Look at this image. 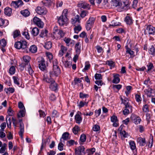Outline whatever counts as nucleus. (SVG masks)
I'll use <instances>...</instances> for the list:
<instances>
[{
	"label": "nucleus",
	"mask_w": 155,
	"mask_h": 155,
	"mask_svg": "<svg viewBox=\"0 0 155 155\" xmlns=\"http://www.w3.org/2000/svg\"><path fill=\"white\" fill-rule=\"evenodd\" d=\"M95 20V18L94 17H90L89 19L87 21L86 23L88 24H90L92 25Z\"/></svg>",
	"instance_id": "a18cd8bd"
},
{
	"label": "nucleus",
	"mask_w": 155,
	"mask_h": 155,
	"mask_svg": "<svg viewBox=\"0 0 155 155\" xmlns=\"http://www.w3.org/2000/svg\"><path fill=\"white\" fill-rule=\"evenodd\" d=\"M95 149L94 148L89 149L86 150V152L89 155L92 154L95 152Z\"/></svg>",
	"instance_id": "864d4df0"
},
{
	"label": "nucleus",
	"mask_w": 155,
	"mask_h": 155,
	"mask_svg": "<svg viewBox=\"0 0 155 155\" xmlns=\"http://www.w3.org/2000/svg\"><path fill=\"white\" fill-rule=\"evenodd\" d=\"M49 86L50 88L52 90L56 91L58 89V84L54 80L50 83Z\"/></svg>",
	"instance_id": "2eb2a0df"
},
{
	"label": "nucleus",
	"mask_w": 155,
	"mask_h": 155,
	"mask_svg": "<svg viewBox=\"0 0 155 155\" xmlns=\"http://www.w3.org/2000/svg\"><path fill=\"white\" fill-rule=\"evenodd\" d=\"M46 54L47 58L50 61L52 59L53 56L51 53L49 52H46Z\"/></svg>",
	"instance_id": "69168bd1"
},
{
	"label": "nucleus",
	"mask_w": 155,
	"mask_h": 155,
	"mask_svg": "<svg viewBox=\"0 0 155 155\" xmlns=\"http://www.w3.org/2000/svg\"><path fill=\"white\" fill-rule=\"evenodd\" d=\"M144 91L146 93L147 96L151 97L153 96V94L154 92V91L151 88L149 87L147 89H145Z\"/></svg>",
	"instance_id": "4468645a"
},
{
	"label": "nucleus",
	"mask_w": 155,
	"mask_h": 155,
	"mask_svg": "<svg viewBox=\"0 0 155 155\" xmlns=\"http://www.w3.org/2000/svg\"><path fill=\"white\" fill-rule=\"evenodd\" d=\"M149 53L152 55L154 56L155 55V48L153 45H151L149 48L148 50Z\"/></svg>",
	"instance_id": "5701e85b"
},
{
	"label": "nucleus",
	"mask_w": 155,
	"mask_h": 155,
	"mask_svg": "<svg viewBox=\"0 0 155 155\" xmlns=\"http://www.w3.org/2000/svg\"><path fill=\"white\" fill-rule=\"evenodd\" d=\"M20 130L18 133L19 134L21 138H23V135L24 131V125L23 123L21 122L20 124Z\"/></svg>",
	"instance_id": "a211bd4d"
},
{
	"label": "nucleus",
	"mask_w": 155,
	"mask_h": 155,
	"mask_svg": "<svg viewBox=\"0 0 155 155\" xmlns=\"http://www.w3.org/2000/svg\"><path fill=\"white\" fill-rule=\"evenodd\" d=\"M9 24V21L7 19L0 18V26L3 27H5Z\"/></svg>",
	"instance_id": "dca6fc26"
},
{
	"label": "nucleus",
	"mask_w": 155,
	"mask_h": 155,
	"mask_svg": "<svg viewBox=\"0 0 155 155\" xmlns=\"http://www.w3.org/2000/svg\"><path fill=\"white\" fill-rule=\"evenodd\" d=\"M15 72V68L14 66H12L9 68V72L11 75L14 74Z\"/></svg>",
	"instance_id": "3c124183"
},
{
	"label": "nucleus",
	"mask_w": 155,
	"mask_h": 155,
	"mask_svg": "<svg viewBox=\"0 0 155 155\" xmlns=\"http://www.w3.org/2000/svg\"><path fill=\"white\" fill-rule=\"evenodd\" d=\"M48 31L46 29L43 30L41 32L40 36L41 37L44 38L47 35Z\"/></svg>",
	"instance_id": "37998d69"
},
{
	"label": "nucleus",
	"mask_w": 155,
	"mask_h": 155,
	"mask_svg": "<svg viewBox=\"0 0 155 155\" xmlns=\"http://www.w3.org/2000/svg\"><path fill=\"white\" fill-rule=\"evenodd\" d=\"M60 142L58 144V149L60 151H62L64 149V145L62 143V140H61V139H60Z\"/></svg>",
	"instance_id": "bf43d9fd"
},
{
	"label": "nucleus",
	"mask_w": 155,
	"mask_h": 155,
	"mask_svg": "<svg viewBox=\"0 0 155 155\" xmlns=\"http://www.w3.org/2000/svg\"><path fill=\"white\" fill-rule=\"evenodd\" d=\"M121 100L122 101L121 103L123 104L125 107L131 106L130 104L129 103V100L127 98H125L124 99H123L122 98H121Z\"/></svg>",
	"instance_id": "2f4dec72"
},
{
	"label": "nucleus",
	"mask_w": 155,
	"mask_h": 155,
	"mask_svg": "<svg viewBox=\"0 0 155 155\" xmlns=\"http://www.w3.org/2000/svg\"><path fill=\"white\" fill-rule=\"evenodd\" d=\"M88 12L87 11L83 10L81 11L80 16L82 18H84L88 14Z\"/></svg>",
	"instance_id": "de8ad7c7"
},
{
	"label": "nucleus",
	"mask_w": 155,
	"mask_h": 155,
	"mask_svg": "<svg viewBox=\"0 0 155 155\" xmlns=\"http://www.w3.org/2000/svg\"><path fill=\"white\" fill-rule=\"evenodd\" d=\"M80 114V112H78L75 116V119L76 123L79 124L81 123L82 120V118Z\"/></svg>",
	"instance_id": "ddd939ff"
},
{
	"label": "nucleus",
	"mask_w": 155,
	"mask_h": 155,
	"mask_svg": "<svg viewBox=\"0 0 155 155\" xmlns=\"http://www.w3.org/2000/svg\"><path fill=\"white\" fill-rule=\"evenodd\" d=\"M61 61H62L63 63L64 64L65 67L68 68L71 66V62L70 61L65 60L63 57L62 58Z\"/></svg>",
	"instance_id": "f3484780"
},
{
	"label": "nucleus",
	"mask_w": 155,
	"mask_h": 155,
	"mask_svg": "<svg viewBox=\"0 0 155 155\" xmlns=\"http://www.w3.org/2000/svg\"><path fill=\"white\" fill-rule=\"evenodd\" d=\"M124 20L126 23L128 25H131L133 22L132 18L129 16H126Z\"/></svg>",
	"instance_id": "a878e982"
},
{
	"label": "nucleus",
	"mask_w": 155,
	"mask_h": 155,
	"mask_svg": "<svg viewBox=\"0 0 155 155\" xmlns=\"http://www.w3.org/2000/svg\"><path fill=\"white\" fill-rule=\"evenodd\" d=\"M33 20L34 24L36 25L39 27L40 28H43L44 24L40 19L35 16L33 18Z\"/></svg>",
	"instance_id": "0eeeda50"
},
{
	"label": "nucleus",
	"mask_w": 155,
	"mask_h": 155,
	"mask_svg": "<svg viewBox=\"0 0 155 155\" xmlns=\"http://www.w3.org/2000/svg\"><path fill=\"white\" fill-rule=\"evenodd\" d=\"M80 130V128L77 125H75L72 129V132L74 134H77Z\"/></svg>",
	"instance_id": "c9c22d12"
},
{
	"label": "nucleus",
	"mask_w": 155,
	"mask_h": 155,
	"mask_svg": "<svg viewBox=\"0 0 155 155\" xmlns=\"http://www.w3.org/2000/svg\"><path fill=\"white\" fill-rule=\"evenodd\" d=\"M155 33V28L151 25L147 26L145 31V35L148 34L149 35H154Z\"/></svg>",
	"instance_id": "423d86ee"
},
{
	"label": "nucleus",
	"mask_w": 155,
	"mask_h": 155,
	"mask_svg": "<svg viewBox=\"0 0 155 155\" xmlns=\"http://www.w3.org/2000/svg\"><path fill=\"white\" fill-rule=\"evenodd\" d=\"M91 65L89 61H86L85 63V67L84 69H83L82 71L83 72H84L88 69L90 68Z\"/></svg>",
	"instance_id": "79ce46f5"
},
{
	"label": "nucleus",
	"mask_w": 155,
	"mask_h": 155,
	"mask_svg": "<svg viewBox=\"0 0 155 155\" xmlns=\"http://www.w3.org/2000/svg\"><path fill=\"white\" fill-rule=\"evenodd\" d=\"M79 97L83 99L84 98H88L89 95L88 94H84L82 92H80L79 93Z\"/></svg>",
	"instance_id": "13d9d810"
},
{
	"label": "nucleus",
	"mask_w": 155,
	"mask_h": 155,
	"mask_svg": "<svg viewBox=\"0 0 155 155\" xmlns=\"http://www.w3.org/2000/svg\"><path fill=\"white\" fill-rule=\"evenodd\" d=\"M78 7L84 9H87L88 10L90 9V5L89 4L86 2H80L78 5Z\"/></svg>",
	"instance_id": "f8f14e48"
},
{
	"label": "nucleus",
	"mask_w": 155,
	"mask_h": 155,
	"mask_svg": "<svg viewBox=\"0 0 155 155\" xmlns=\"http://www.w3.org/2000/svg\"><path fill=\"white\" fill-rule=\"evenodd\" d=\"M126 54H129L131 56L133 57L134 56V52L131 50V49L128 48L127 46L126 47Z\"/></svg>",
	"instance_id": "72a5a7b5"
},
{
	"label": "nucleus",
	"mask_w": 155,
	"mask_h": 155,
	"mask_svg": "<svg viewBox=\"0 0 155 155\" xmlns=\"http://www.w3.org/2000/svg\"><path fill=\"white\" fill-rule=\"evenodd\" d=\"M14 46L15 48L17 49H25L27 48V43L25 41H17L15 43Z\"/></svg>",
	"instance_id": "f257e3e1"
},
{
	"label": "nucleus",
	"mask_w": 155,
	"mask_h": 155,
	"mask_svg": "<svg viewBox=\"0 0 155 155\" xmlns=\"http://www.w3.org/2000/svg\"><path fill=\"white\" fill-rule=\"evenodd\" d=\"M111 4L114 6L116 7L120 6L122 4L121 2L119 1L118 0H113L111 1Z\"/></svg>",
	"instance_id": "c756f323"
},
{
	"label": "nucleus",
	"mask_w": 155,
	"mask_h": 155,
	"mask_svg": "<svg viewBox=\"0 0 155 155\" xmlns=\"http://www.w3.org/2000/svg\"><path fill=\"white\" fill-rule=\"evenodd\" d=\"M79 18V16L78 15H77L75 17H73L71 20V24L74 26L80 24Z\"/></svg>",
	"instance_id": "9b49d317"
},
{
	"label": "nucleus",
	"mask_w": 155,
	"mask_h": 155,
	"mask_svg": "<svg viewBox=\"0 0 155 155\" xmlns=\"http://www.w3.org/2000/svg\"><path fill=\"white\" fill-rule=\"evenodd\" d=\"M143 84L147 86V87H149L151 84L150 78H148L146 80H145Z\"/></svg>",
	"instance_id": "a19ab883"
},
{
	"label": "nucleus",
	"mask_w": 155,
	"mask_h": 155,
	"mask_svg": "<svg viewBox=\"0 0 155 155\" xmlns=\"http://www.w3.org/2000/svg\"><path fill=\"white\" fill-rule=\"evenodd\" d=\"M25 67L27 68V71L29 74L31 76H32L34 74V71L31 68V65H28L25 66Z\"/></svg>",
	"instance_id": "c85d7f7f"
},
{
	"label": "nucleus",
	"mask_w": 155,
	"mask_h": 155,
	"mask_svg": "<svg viewBox=\"0 0 155 155\" xmlns=\"http://www.w3.org/2000/svg\"><path fill=\"white\" fill-rule=\"evenodd\" d=\"M45 48L47 49H49L52 47V43L51 41H48L45 43L44 46Z\"/></svg>",
	"instance_id": "09e8293b"
},
{
	"label": "nucleus",
	"mask_w": 155,
	"mask_h": 155,
	"mask_svg": "<svg viewBox=\"0 0 155 155\" xmlns=\"http://www.w3.org/2000/svg\"><path fill=\"white\" fill-rule=\"evenodd\" d=\"M5 14L7 16H10L12 13V9L8 7H7L4 9Z\"/></svg>",
	"instance_id": "bb28decb"
},
{
	"label": "nucleus",
	"mask_w": 155,
	"mask_h": 155,
	"mask_svg": "<svg viewBox=\"0 0 155 155\" xmlns=\"http://www.w3.org/2000/svg\"><path fill=\"white\" fill-rule=\"evenodd\" d=\"M106 64L109 66L110 69L114 68L115 65V63L114 61H113L111 60H108L106 61Z\"/></svg>",
	"instance_id": "412c9836"
},
{
	"label": "nucleus",
	"mask_w": 155,
	"mask_h": 155,
	"mask_svg": "<svg viewBox=\"0 0 155 155\" xmlns=\"http://www.w3.org/2000/svg\"><path fill=\"white\" fill-rule=\"evenodd\" d=\"M74 32L76 34H78L82 29L81 27L80 24L74 26Z\"/></svg>",
	"instance_id": "b1692460"
},
{
	"label": "nucleus",
	"mask_w": 155,
	"mask_h": 155,
	"mask_svg": "<svg viewBox=\"0 0 155 155\" xmlns=\"http://www.w3.org/2000/svg\"><path fill=\"white\" fill-rule=\"evenodd\" d=\"M122 127L120 126L118 129V130L120 131V134L124 138L127 137L129 136L128 134L125 131L122 130Z\"/></svg>",
	"instance_id": "aec40b11"
},
{
	"label": "nucleus",
	"mask_w": 155,
	"mask_h": 155,
	"mask_svg": "<svg viewBox=\"0 0 155 155\" xmlns=\"http://www.w3.org/2000/svg\"><path fill=\"white\" fill-rule=\"evenodd\" d=\"M124 109L123 110L124 115L127 116L130 113L132 112V107L131 106H128L124 107Z\"/></svg>",
	"instance_id": "9d476101"
},
{
	"label": "nucleus",
	"mask_w": 155,
	"mask_h": 155,
	"mask_svg": "<svg viewBox=\"0 0 155 155\" xmlns=\"http://www.w3.org/2000/svg\"><path fill=\"white\" fill-rule=\"evenodd\" d=\"M114 78L113 80V82L114 83L117 84L120 81V79L118 74H116L114 76Z\"/></svg>",
	"instance_id": "e433bc0d"
},
{
	"label": "nucleus",
	"mask_w": 155,
	"mask_h": 155,
	"mask_svg": "<svg viewBox=\"0 0 155 155\" xmlns=\"http://www.w3.org/2000/svg\"><path fill=\"white\" fill-rule=\"evenodd\" d=\"M58 18V21L59 25L60 26H63L65 25L67 23L68 18L65 16L63 15L60 16Z\"/></svg>",
	"instance_id": "20e7f679"
},
{
	"label": "nucleus",
	"mask_w": 155,
	"mask_h": 155,
	"mask_svg": "<svg viewBox=\"0 0 155 155\" xmlns=\"http://www.w3.org/2000/svg\"><path fill=\"white\" fill-rule=\"evenodd\" d=\"M57 34L59 35L60 37H63L64 35V33L61 30H59L57 31Z\"/></svg>",
	"instance_id": "338daca9"
},
{
	"label": "nucleus",
	"mask_w": 155,
	"mask_h": 155,
	"mask_svg": "<svg viewBox=\"0 0 155 155\" xmlns=\"http://www.w3.org/2000/svg\"><path fill=\"white\" fill-rule=\"evenodd\" d=\"M53 71L54 75L56 77L58 76L61 73V70L59 66L53 68Z\"/></svg>",
	"instance_id": "6ab92c4d"
},
{
	"label": "nucleus",
	"mask_w": 155,
	"mask_h": 155,
	"mask_svg": "<svg viewBox=\"0 0 155 155\" xmlns=\"http://www.w3.org/2000/svg\"><path fill=\"white\" fill-rule=\"evenodd\" d=\"M130 119L136 124H140L141 120L138 116L135 114H132L130 117Z\"/></svg>",
	"instance_id": "1a4fd4ad"
},
{
	"label": "nucleus",
	"mask_w": 155,
	"mask_h": 155,
	"mask_svg": "<svg viewBox=\"0 0 155 155\" xmlns=\"http://www.w3.org/2000/svg\"><path fill=\"white\" fill-rule=\"evenodd\" d=\"M76 53L79 54L81 52V45L79 42L77 43L75 46Z\"/></svg>",
	"instance_id": "473e14b6"
},
{
	"label": "nucleus",
	"mask_w": 155,
	"mask_h": 155,
	"mask_svg": "<svg viewBox=\"0 0 155 155\" xmlns=\"http://www.w3.org/2000/svg\"><path fill=\"white\" fill-rule=\"evenodd\" d=\"M88 104V102L86 101V99L82 101H81L78 104V106L79 108H81L83 107L84 106H87Z\"/></svg>",
	"instance_id": "cd10ccee"
},
{
	"label": "nucleus",
	"mask_w": 155,
	"mask_h": 155,
	"mask_svg": "<svg viewBox=\"0 0 155 155\" xmlns=\"http://www.w3.org/2000/svg\"><path fill=\"white\" fill-rule=\"evenodd\" d=\"M21 14L25 17L28 16L30 14V12L27 9L22 10L21 11Z\"/></svg>",
	"instance_id": "4c0bfd02"
},
{
	"label": "nucleus",
	"mask_w": 155,
	"mask_h": 155,
	"mask_svg": "<svg viewBox=\"0 0 155 155\" xmlns=\"http://www.w3.org/2000/svg\"><path fill=\"white\" fill-rule=\"evenodd\" d=\"M86 139V135L84 134H82L81 135L80 137V140L81 142H84Z\"/></svg>",
	"instance_id": "774afa93"
},
{
	"label": "nucleus",
	"mask_w": 155,
	"mask_h": 155,
	"mask_svg": "<svg viewBox=\"0 0 155 155\" xmlns=\"http://www.w3.org/2000/svg\"><path fill=\"white\" fill-rule=\"evenodd\" d=\"M130 148L132 150H134L136 147L135 143L134 141L130 140L129 142Z\"/></svg>",
	"instance_id": "c03bdc74"
},
{
	"label": "nucleus",
	"mask_w": 155,
	"mask_h": 155,
	"mask_svg": "<svg viewBox=\"0 0 155 155\" xmlns=\"http://www.w3.org/2000/svg\"><path fill=\"white\" fill-rule=\"evenodd\" d=\"M39 63L38 67L42 71H44L46 69L47 64L44 59L42 57L40 58L39 61H38Z\"/></svg>",
	"instance_id": "7ed1b4c3"
},
{
	"label": "nucleus",
	"mask_w": 155,
	"mask_h": 155,
	"mask_svg": "<svg viewBox=\"0 0 155 155\" xmlns=\"http://www.w3.org/2000/svg\"><path fill=\"white\" fill-rule=\"evenodd\" d=\"M147 72H148L154 68L153 64L151 62L149 63L147 65Z\"/></svg>",
	"instance_id": "8fccbe9b"
},
{
	"label": "nucleus",
	"mask_w": 155,
	"mask_h": 155,
	"mask_svg": "<svg viewBox=\"0 0 155 155\" xmlns=\"http://www.w3.org/2000/svg\"><path fill=\"white\" fill-rule=\"evenodd\" d=\"M37 50V47L35 45H32L30 47L29 49V51L32 53H36Z\"/></svg>",
	"instance_id": "f704fd0d"
},
{
	"label": "nucleus",
	"mask_w": 155,
	"mask_h": 155,
	"mask_svg": "<svg viewBox=\"0 0 155 155\" xmlns=\"http://www.w3.org/2000/svg\"><path fill=\"white\" fill-rule=\"evenodd\" d=\"M6 144L5 143H4L2 147L0 149V153H2L5 152L6 150Z\"/></svg>",
	"instance_id": "e2e57ef3"
},
{
	"label": "nucleus",
	"mask_w": 155,
	"mask_h": 155,
	"mask_svg": "<svg viewBox=\"0 0 155 155\" xmlns=\"http://www.w3.org/2000/svg\"><path fill=\"white\" fill-rule=\"evenodd\" d=\"M23 35L26 38L28 39L30 38V36L28 32L26 31H24L22 33Z\"/></svg>",
	"instance_id": "0e129e2a"
},
{
	"label": "nucleus",
	"mask_w": 155,
	"mask_h": 155,
	"mask_svg": "<svg viewBox=\"0 0 155 155\" xmlns=\"http://www.w3.org/2000/svg\"><path fill=\"white\" fill-rule=\"evenodd\" d=\"M13 78L14 83L17 84L18 86H19L20 84L18 78L16 76H14L13 77Z\"/></svg>",
	"instance_id": "4d7b16f0"
},
{
	"label": "nucleus",
	"mask_w": 155,
	"mask_h": 155,
	"mask_svg": "<svg viewBox=\"0 0 155 155\" xmlns=\"http://www.w3.org/2000/svg\"><path fill=\"white\" fill-rule=\"evenodd\" d=\"M39 32V29L35 27L32 29L31 34L33 36H36L38 34Z\"/></svg>",
	"instance_id": "393cba45"
},
{
	"label": "nucleus",
	"mask_w": 155,
	"mask_h": 155,
	"mask_svg": "<svg viewBox=\"0 0 155 155\" xmlns=\"http://www.w3.org/2000/svg\"><path fill=\"white\" fill-rule=\"evenodd\" d=\"M42 2L45 6H49L51 5L52 2L51 0H43Z\"/></svg>",
	"instance_id": "ea45409f"
},
{
	"label": "nucleus",
	"mask_w": 155,
	"mask_h": 155,
	"mask_svg": "<svg viewBox=\"0 0 155 155\" xmlns=\"http://www.w3.org/2000/svg\"><path fill=\"white\" fill-rule=\"evenodd\" d=\"M20 35V32L18 30H16L13 32V36L14 38L18 37Z\"/></svg>",
	"instance_id": "603ef678"
},
{
	"label": "nucleus",
	"mask_w": 155,
	"mask_h": 155,
	"mask_svg": "<svg viewBox=\"0 0 155 155\" xmlns=\"http://www.w3.org/2000/svg\"><path fill=\"white\" fill-rule=\"evenodd\" d=\"M25 109H22L20 110L18 114V117H23L25 115Z\"/></svg>",
	"instance_id": "5fc2aeb1"
},
{
	"label": "nucleus",
	"mask_w": 155,
	"mask_h": 155,
	"mask_svg": "<svg viewBox=\"0 0 155 155\" xmlns=\"http://www.w3.org/2000/svg\"><path fill=\"white\" fill-rule=\"evenodd\" d=\"M43 80L48 83H50L54 80L51 78H48L47 75H44Z\"/></svg>",
	"instance_id": "7c9ffc66"
},
{
	"label": "nucleus",
	"mask_w": 155,
	"mask_h": 155,
	"mask_svg": "<svg viewBox=\"0 0 155 155\" xmlns=\"http://www.w3.org/2000/svg\"><path fill=\"white\" fill-rule=\"evenodd\" d=\"M149 105L146 104L143 106L142 108V110L143 112L145 113H147L149 111Z\"/></svg>",
	"instance_id": "6e6d98bb"
},
{
	"label": "nucleus",
	"mask_w": 155,
	"mask_h": 155,
	"mask_svg": "<svg viewBox=\"0 0 155 155\" xmlns=\"http://www.w3.org/2000/svg\"><path fill=\"white\" fill-rule=\"evenodd\" d=\"M36 13L40 15H44L46 14L47 11L45 8L43 6H38L35 9Z\"/></svg>",
	"instance_id": "6e6552de"
},
{
	"label": "nucleus",
	"mask_w": 155,
	"mask_h": 155,
	"mask_svg": "<svg viewBox=\"0 0 155 155\" xmlns=\"http://www.w3.org/2000/svg\"><path fill=\"white\" fill-rule=\"evenodd\" d=\"M120 23L119 22H115V21H112L110 24L109 25V26H112L113 27H114L116 26H119L120 25Z\"/></svg>",
	"instance_id": "052dcab7"
},
{
	"label": "nucleus",
	"mask_w": 155,
	"mask_h": 155,
	"mask_svg": "<svg viewBox=\"0 0 155 155\" xmlns=\"http://www.w3.org/2000/svg\"><path fill=\"white\" fill-rule=\"evenodd\" d=\"M75 155H84L85 154V148L81 146L75 150Z\"/></svg>",
	"instance_id": "39448f33"
},
{
	"label": "nucleus",
	"mask_w": 155,
	"mask_h": 155,
	"mask_svg": "<svg viewBox=\"0 0 155 155\" xmlns=\"http://www.w3.org/2000/svg\"><path fill=\"white\" fill-rule=\"evenodd\" d=\"M31 58L30 56L28 55H25L23 57V59L24 62L22 63L19 65L20 67L22 70H23L25 66H26L30 64L29 61L30 60Z\"/></svg>",
	"instance_id": "f03ea898"
},
{
	"label": "nucleus",
	"mask_w": 155,
	"mask_h": 155,
	"mask_svg": "<svg viewBox=\"0 0 155 155\" xmlns=\"http://www.w3.org/2000/svg\"><path fill=\"white\" fill-rule=\"evenodd\" d=\"M92 129L94 131H98L100 130V127L97 124L94 125Z\"/></svg>",
	"instance_id": "680f3d73"
},
{
	"label": "nucleus",
	"mask_w": 155,
	"mask_h": 155,
	"mask_svg": "<svg viewBox=\"0 0 155 155\" xmlns=\"http://www.w3.org/2000/svg\"><path fill=\"white\" fill-rule=\"evenodd\" d=\"M140 145L144 146L146 143L145 139L142 137H139L138 139Z\"/></svg>",
	"instance_id": "58836bf2"
},
{
	"label": "nucleus",
	"mask_w": 155,
	"mask_h": 155,
	"mask_svg": "<svg viewBox=\"0 0 155 155\" xmlns=\"http://www.w3.org/2000/svg\"><path fill=\"white\" fill-rule=\"evenodd\" d=\"M64 41L66 43L67 46H69L70 44H73V41L69 38L65 37L63 39Z\"/></svg>",
	"instance_id": "4be33fe9"
},
{
	"label": "nucleus",
	"mask_w": 155,
	"mask_h": 155,
	"mask_svg": "<svg viewBox=\"0 0 155 155\" xmlns=\"http://www.w3.org/2000/svg\"><path fill=\"white\" fill-rule=\"evenodd\" d=\"M69 134L68 132H65L62 135V137L61 138V140L62 139L64 140H66L68 139Z\"/></svg>",
	"instance_id": "49530a36"
}]
</instances>
